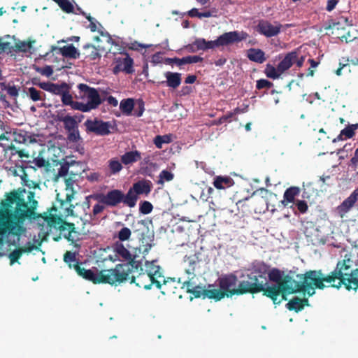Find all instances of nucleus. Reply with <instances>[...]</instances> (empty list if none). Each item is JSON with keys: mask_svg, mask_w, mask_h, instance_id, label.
<instances>
[{"mask_svg": "<svg viewBox=\"0 0 358 358\" xmlns=\"http://www.w3.org/2000/svg\"><path fill=\"white\" fill-rule=\"evenodd\" d=\"M22 252L20 248L15 249L12 252H10L9 255V259L10 260V264H13L14 262H17L18 259L22 256Z\"/></svg>", "mask_w": 358, "mask_h": 358, "instance_id": "obj_59", "label": "nucleus"}, {"mask_svg": "<svg viewBox=\"0 0 358 358\" xmlns=\"http://www.w3.org/2000/svg\"><path fill=\"white\" fill-rule=\"evenodd\" d=\"M49 224L51 226L57 227L61 231H68V234L64 235L65 238L69 241H73V239L71 238V234L76 232L75 224L64 221L60 217L52 216L50 217Z\"/></svg>", "mask_w": 358, "mask_h": 358, "instance_id": "obj_15", "label": "nucleus"}, {"mask_svg": "<svg viewBox=\"0 0 358 358\" xmlns=\"http://www.w3.org/2000/svg\"><path fill=\"white\" fill-rule=\"evenodd\" d=\"M349 166L354 171H357L358 169V148L355 150L354 156L351 158L350 161Z\"/></svg>", "mask_w": 358, "mask_h": 358, "instance_id": "obj_60", "label": "nucleus"}, {"mask_svg": "<svg viewBox=\"0 0 358 358\" xmlns=\"http://www.w3.org/2000/svg\"><path fill=\"white\" fill-rule=\"evenodd\" d=\"M27 94L33 101H43L45 96L43 92L38 90L34 87L28 88Z\"/></svg>", "mask_w": 358, "mask_h": 358, "instance_id": "obj_42", "label": "nucleus"}, {"mask_svg": "<svg viewBox=\"0 0 358 358\" xmlns=\"http://www.w3.org/2000/svg\"><path fill=\"white\" fill-rule=\"evenodd\" d=\"M358 129V123L348 124L345 128L342 129L340 134L334 141H343L352 138L355 134V131Z\"/></svg>", "mask_w": 358, "mask_h": 358, "instance_id": "obj_32", "label": "nucleus"}, {"mask_svg": "<svg viewBox=\"0 0 358 358\" xmlns=\"http://www.w3.org/2000/svg\"><path fill=\"white\" fill-rule=\"evenodd\" d=\"M6 90L7 91V93L10 96H13V97H16L18 96V94H19V91H18V89L16 87V86L15 85H13V86H10V85H7L6 84V89L4 90V91Z\"/></svg>", "mask_w": 358, "mask_h": 358, "instance_id": "obj_62", "label": "nucleus"}, {"mask_svg": "<svg viewBox=\"0 0 358 358\" xmlns=\"http://www.w3.org/2000/svg\"><path fill=\"white\" fill-rule=\"evenodd\" d=\"M224 292H222L221 289H205L204 290V298H208L210 299H215V301H220L224 297Z\"/></svg>", "mask_w": 358, "mask_h": 358, "instance_id": "obj_38", "label": "nucleus"}, {"mask_svg": "<svg viewBox=\"0 0 358 358\" xmlns=\"http://www.w3.org/2000/svg\"><path fill=\"white\" fill-rule=\"evenodd\" d=\"M300 192L301 189L298 187L292 186L287 188L284 192L282 204L287 206L289 203H294L296 201L295 197L299 196Z\"/></svg>", "mask_w": 358, "mask_h": 358, "instance_id": "obj_30", "label": "nucleus"}, {"mask_svg": "<svg viewBox=\"0 0 358 358\" xmlns=\"http://www.w3.org/2000/svg\"><path fill=\"white\" fill-rule=\"evenodd\" d=\"M55 3L64 12L66 13H76L73 5L69 0H59Z\"/></svg>", "mask_w": 358, "mask_h": 358, "instance_id": "obj_49", "label": "nucleus"}, {"mask_svg": "<svg viewBox=\"0 0 358 358\" xmlns=\"http://www.w3.org/2000/svg\"><path fill=\"white\" fill-rule=\"evenodd\" d=\"M269 271V266L263 262H258L253 264L252 270L250 273L251 275H256L257 279L259 280H264V282H266V275Z\"/></svg>", "mask_w": 358, "mask_h": 358, "instance_id": "obj_22", "label": "nucleus"}, {"mask_svg": "<svg viewBox=\"0 0 358 358\" xmlns=\"http://www.w3.org/2000/svg\"><path fill=\"white\" fill-rule=\"evenodd\" d=\"M136 255H134L132 257V259H129V262L127 263L123 264H118L115 265L114 268L112 269H119L120 273L122 276H120L119 278L120 280H117V281L115 283V286L120 285L122 283L125 282L126 281H128L129 279V276H131V274L133 271V268H135L136 271L138 269L142 270V263L140 260H136Z\"/></svg>", "mask_w": 358, "mask_h": 358, "instance_id": "obj_8", "label": "nucleus"}, {"mask_svg": "<svg viewBox=\"0 0 358 358\" xmlns=\"http://www.w3.org/2000/svg\"><path fill=\"white\" fill-rule=\"evenodd\" d=\"M64 262L68 265L69 268L74 269V265L76 262H80L76 257V254L71 251H66L64 255Z\"/></svg>", "mask_w": 358, "mask_h": 358, "instance_id": "obj_47", "label": "nucleus"}, {"mask_svg": "<svg viewBox=\"0 0 358 358\" xmlns=\"http://www.w3.org/2000/svg\"><path fill=\"white\" fill-rule=\"evenodd\" d=\"M171 142V137L168 135L160 136L157 135L154 138V143L157 148H162L164 143H169Z\"/></svg>", "mask_w": 358, "mask_h": 358, "instance_id": "obj_51", "label": "nucleus"}, {"mask_svg": "<svg viewBox=\"0 0 358 358\" xmlns=\"http://www.w3.org/2000/svg\"><path fill=\"white\" fill-rule=\"evenodd\" d=\"M184 284L187 285V292L192 294L195 298H200L201 296H203L204 299L205 289L200 286H194L190 288L192 285L189 281H186Z\"/></svg>", "mask_w": 358, "mask_h": 358, "instance_id": "obj_43", "label": "nucleus"}, {"mask_svg": "<svg viewBox=\"0 0 358 358\" xmlns=\"http://www.w3.org/2000/svg\"><path fill=\"white\" fill-rule=\"evenodd\" d=\"M34 163L38 168L45 167L48 164V162L43 157H37L34 159Z\"/></svg>", "mask_w": 358, "mask_h": 358, "instance_id": "obj_64", "label": "nucleus"}, {"mask_svg": "<svg viewBox=\"0 0 358 358\" xmlns=\"http://www.w3.org/2000/svg\"><path fill=\"white\" fill-rule=\"evenodd\" d=\"M353 261L345 256L327 275L320 269L310 270L304 274H298L296 277L303 280V293L309 296L315 294L316 289L322 290L326 287L339 289L344 285L348 290H356L358 289V269L353 268Z\"/></svg>", "mask_w": 358, "mask_h": 358, "instance_id": "obj_2", "label": "nucleus"}, {"mask_svg": "<svg viewBox=\"0 0 358 358\" xmlns=\"http://www.w3.org/2000/svg\"><path fill=\"white\" fill-rule=\"evenodd\" d=\"M152 210L153 206L150 201H143L139 203V211L142 214H149L152 211Z\"/></svg>", "mask_w": 358, "mask_h": 358, "instance_id": "obj_52", "label": "nucleus"}, {"mask_svg": "<svg viewBox=\"0 0 358 358\" xmlns=\"http://www.w3.org/2000/svg\"><path fill=\"white\" fill-rule=\"evenodd\" d=\"M134 101L131 98L122 100L120 104V109L124 114L127 115L131 114V112L134 110Z\"/></svg>", "mask_w": 358, "mask_h": 358, "instance_id": "obj_39", "label": "nucleus"}, {"mask_svg": "<svg viewBox=\"0 0 358 358\" xmlns=\"http://www.w3.org/2000/svg\"><path fill=\"white\" fill-rule=\"evenodd\" d=\"M357 201L358 187L350 194L348 198H346L339 206L336 208L335 212L338 214L340 218L343 219Z\"/></svg>", "mask_w": 358, "mask_h": 358, "instance_id": "obj_14", "label": "nucleus"}, {"mask_svg": "<svg viewBox=\"0 0 358 358\" xmlns=\"http://www.w3.org/2000/svg\"><path fill=\"white\" fill-rule=\"evenodd\" d=\"M84 125L87 134L93 133L101 136L109 135L111 133L110 129L113 128L110 122H104L97 118L94 120L87 119Z\"/></svg>", "mask_w": 358, "mask_h": 358, "instance_id": "obj_10", "label": "nucleus"}, {"mask_svg": "<svg viewBox=\"0 0 358 358\" xmlns=\"http://www.w3.org/2000/svg\"><path fill=\"white\" fill-rule=\"evenodd\" d=\"M297 210L302 214L306 213L308 211V206L307 202L304 200H296L294 203Z\"/></svg>", "mask_w": 358, "mask_h": 358, "instance_id": "obj_56", "label": "nucleus"}, {"mask_svg": "<svg viewBox=\"0 0 358 358\" xmlns=\"http://www.w3.org/2000/svg\"><path fill=\"white\" fill-rule=\"evenodd\" d=\"M80 122L81 119L78 116L68 115V117L63 122L64 127L66 131L74 130L78 128V123Z\"/></svg>", "mask_w": 358, "mask_h": 358, "instance_id": "obj_37", "label": "nucleus"}, {"mask_svg": "<svg viewBox=\"0 0 358 358\" xmlns=\"http://www.w3.org/2000/svg\"><path fill=\"white\" fill-rule=\"evenodd\" d=\"M131 231L130 229L128 227H123L119 231L117 234V238L120 241H128L131 236Z\"/></svg>", "mask_w": 358, "mask_h": 358, "instance_id": "obj_54", "label": "nucleus"}, {"mask_svg": "<svg viewBox=\"0 0 358 358\" xmlns=\"http://www.w3.org/2000/svg\"><path fill=\"white\" fill-rule=\"evenodd\" d=\"M61 99L62 102L65 106H70L72 103L73 96L70 94V88H69L67 90H66L65 92L63 93V94L61 95Z\"/></svg>", "mask_w": 358, "mask_h": 358, "instance_id": "obj_55", "label": "nucleus"}, {"mask_svg": "<svg viewBox=\"0 0 358 358\" xmlns=\"http://www.w3.org/2000/svg\"><path fill=\"white\" fill-rule=\"evenodd\" d=\"M78 88L80 92V98H87L88 99L87 103L92 110L97 108L103 102L98 91L95 88L84 83L79 84Z\"/></svg>", "mask_w": 358, "mask_h": 358, "instance_id": "obj_12", "label": "nucleus"}, {"mask_svg": "<svg viewBox=\"0 0 358 358\" xmlns=\"http://www.w3.org/2000/svg\"><path fill=\"white\" fill-rule=\"evenodd\" d=\"M69 88H70V86L66 83H62V84H55V83H50L49 89H48V91L54 93L57 95H62L64 92H66Z\"/></svg>", "mask_w": 358, "mask_h": 358, "instance_id": "obj_40", "label": "nucleus"}, {"mask_svg": "<svg viewBox=\"0 0 358 358\" xmlns=\"http://www.w3.org/2000/svg\"><path fill=\"white\" fill-rule=\"evenodd\" d=\"M11 140V129L3 122L0 121V141Z\"/></svg>", "mask_w": 358, "mask_h": 358, "instance_id": "obj_46", "label": "nucleus"}, {"mask_svg": "<svg viewBox=\"0 0 358 358\" xmlns=\"http://www.w3.org/2000/svg\"><path fill=\"white\" fill-rule=\"evenodd\" d=\"M203 60V58L199 55H189L182 58H167L166 59V62L168 64H176L178 66H181L187 64H194L198 62H201Z\"/></svg>", "mask_w": 358, "mask_h": 358, "instance_id": "obj_21", "label": "nucleus"}, {"mask_svg": "<svg viewBox=\"0 0 358 358\" xmlns=\"http://www.w3.org/2000/svg\"><path fill=\"white\" fill-rule=\"evenodd\" d=\"M59 50V52L65 57L71 59H78L80 57V53L73 44L64 45L62 48L52 46V50Z\"/></svg>", "mask_w": 358, "mask_h": 358, "instance_id": "obj_28", "label": "nucleus"}, {"mask_svg": "<svg viewBox=\"0 0 358 358\" xmlns=\"http://www.w3.org/2000/svg\"><path fill=\"white\" fill-rule=\"evenodd\" d=\"M113 252L115 255L124 261L129 262L132 259V255L121 242H116L113 245Z\"/></svg>", "mask_w": 358, "mask_h": 358, "instance_id": "obj_29", "label": "nucleus"}, {"mask_svg": "<svg viewBox=\"0 0 358 358\" xmlns=\"http://www.w3.org/2000/svg\"><path fill=\"white\" fill-rule=\"evenodd\" d=\"M164 76L166 78V86L169 87L176 89L181 84L182 76L180 73L167 71Z\"/></svg>", "mask_w": 358, "mask_h": 358, "instance_id": "obj_26", "label": "nucleus"}, {"mask_svg": "<svg viewBox=\"0 0 358 358\" xmlns=\"http://www.w3.org/2000/svg\"><path fill=\"white\" fill-rule=\"evenodd\" d=\"M157 261H151L148 262L146 261L145 266V272L144 273H146L149 275V277H151L152 280H159L161 278H163V274L162 271V268L159 265L156 264Z\"/></svg>", "mask_w": 358, "mask_h": 358, "instance_id": "obj_24", "label": "nucleus"}, {"mask_svg": "<svg viewBox=\"0 0 358 358\" xmlns=\"http://www.w3.org/2000/svg\"><path fill=\"white\" fill-rule=\"evenodd\" d=\"M259 285L262 288L260 292H262L264 296L271 299L275 305L280 303V301H278V298H279L280 294H282V290H280L282 283L268 285L267 282H264V280H261Z\"/></svg>", "mask_w": 358, "mask_h": 358, "instance_id": "obj_13", "label": "nucleus"}, {"mask_svg": "<svg viewBox=\"0 0 358 358\" xmlns=\"http://www.w3.org/2000/svg\"><path fill=\"white\" fill-rule=\"evenodd\" d=\"M343 24L349 26L350 22L348 17L341 16L338 19V21L334 20H331L329 22L328 27H327L326 29H343V27H341V25Z\"/></svg>", "mask_w": 358, "mask_h": 358, "instance_id": "obj_44", "label": "nucleus"}, {"mask_svg": "<svg viewBox=\"0 0 358 358\" xmlns=\"http://www.w3.org/2000/svg\"><path fill=\"white\" fill-rule=\"evenodd\" d=\"M300 281H296L292 278L289 275H286L283 277L282 285L283 286L285 290H288L289 292L294 293H303V280H299Z\"/></svg>", "mask_w": 358, "mask_h": 358, "instance_id": "obj_19", "label": "nucleus"}, {"mask_svg": "<svg viewBox=\"0 0 358 358\" xmlns=\"http://www.w3.org/2000/svg\"><path fill=\"white\" fill-rule=\"evenodd\" d=\"M175 280L173 278H167L163 275V278H161L159 280H156L155 286L157 289L161 290L162 294H169L171 293H174V289L176 288L175 285Z\"/></svg>", "mask_w": 358, "mask_h": 358, "instance_id": "obj_20", "label": "nucleus"}, {"mask_svg": "<svg viewBox=\"0 0 358 358\" xmlns=\"http://www.w3.org/2000/svg\"><path fill=\"white\" fill-rule=\"evenodd\" d=\"M152 184L148 180H141L134 183L127 193V201L130 203L131 208H134L136 206L138 199V195H148L152 190Z\"/></svg>", "mask_w": 358, "mask_h": 358, "instance_id": "obj_7", "label": "nucleus"}, {"mask_svg": "<svg viewBox=\"0 0 358 358\" xmlns=\"http://www.w3.org/2000/svg\"><path fill=\"white\" fill-rule=\"evenodd\" d=\"M264 73L266 76L271 79H278L282 74L280 73L278 70V66L275 68L270 64H267L264 70Z\"/></svg>", "mask_w": 358, "mask_h": 358, "instance_id": "obj_45", "label": "nucleus"}, {"mask_svg": "<svg viewBox=\"0 0 358 358\" xmlns=\"http://www.w3.org/2000/svg\"><path fill=\"white\" fill-rule=\"evenodd\" d=\"M34 196V192L21 188L6 195L0 210V245L7 234L20 235L24 231L22 224L26 219L38 217L35 212L38 201Z\"/></svg>", "mask_w": 358, "mask_h": 358, "instance_id": "obj_1", "label": "nucleus"}, {"mask_svg": "<svg viewBox=\"0 0 358 358\" xmlns=\"http://www.w3.org/2000/svg\"><path fill=\"white\" fill-rule=\"evenodd\" d=\"M261 280L256 278V275H248V279L241 281L238 284V288L234 289L231 294L241 295L247 293L256 294L260 292L262 288L260 287Z\"/></svg>", "mask_w": 358, "mask_h": 358, "instance_id": "obj_9", "label": "nucleus"}, {"mask_svg": "<svg viewBox=\"0 0 358 358\" xmlns=\"http://www.w3.org/2000/svg\"><path fill=\"white\" fill-rule=\"evenodd\" d=\"M174 178L173 173L167 170H163L159 175L158 184L163 185L164 182L171 181Z\"/></svg>", "mask_w": 358, "mask_h": 358, "instance_id": "obj_50", "label": "nucleus"}, {"mask_svg": "<svg viewBox=\"0 0 358 358\" xmlns=\"http://www.w3.org/2000/svg\"><path fill=\"white\" fill-rule=\"evenodd\" d=\"M151 47V45H145V44H142V43H140L137 41H134V43H131L129 47V48L130 50H140L143 48H148Z\"/></svg>", "mask_w": 358, "mask_h": 358, "instance_id": "obj_61", "label": "nucleus"}, {"mask_svg": "<svg viewBox=\"0 0 358 358\" xmlns=\"http://www.w3.org/2000/svg\"><path fill=\"white\" fill-rule=\"evenodd\" d=\"M141 159V153L138 150H133L125 152L121 156V162L124 165L131 164L139 161Z\"/></svg>", "mask_w": 358, "mask_h": 358, "instance_id": "obj_34", "label": "nucleus"}, {"mask_svg": "<svg viewBox=\"0 0 358 358\" xmlns=\"http://www.w3.org/2000/svg\"><path fill=\"white\" fill-rule=\"evenodd\" d=\"M108 166L110 173L113 174L120 172L122 169V163L115 159H112L109 161Z\"/></svg>", "mask_w": 358, "mask_h": 358, "instance_id": "obj_53", "label": "nucleus"}, {"mask_svg": "<svg viewBox=\"0 0 358 358\" xmlns=\"http://www.w3.org/2000/svg\"><path fill=\"white\" fill-rule=\"evenodd\" d=\"M148 275L144 273H139L137 277L129 276V281L131 284H136L138 287H143L145 289H150L152 285H155L156 280H152Z\"/></svg>", "mask_w": 358, "mask_h": 358, "instance_id": "obj_18", "label": "nucleus"}, {"mask_svg": "<svg viewBox=\"0 0 358 358\" xmlns=\"http://www.w3.org/2000/svg\"><path fill=\"white\" fill-rule=\"evenodd\" d=\"M282 24L277 21L273 23L267 20H259L255 27V30L261 35L266 38H271L278 36L282 29Z\"/></svg>", "mask_w": 358, "mask_h": 358, "instance_id": "obj_11", "label": "nucleus"}, {"mask_svg": "<svg viewBox=\"0 0 358 358\" xmlns=\"http://www.w3.org/2000/svg\"><path fill=\"white\" fill-rule=\"evenodd\" d=\"M273 86V83L266 79H259L257 81L256 88L257 90L270 89Z\"/></svg>", "mask_w": 358, "mask_h": 358, "instance_id": "obj_57", "label": "nucleus"}, {"mask_svg": "<svg viewBox=\"0 0 358 358\" xmlns=\"http://www.w3.org/2000/svg\"><path fill=\"white\" fill-rule=\"evenodd\" d=\"M184 262L187 264V268L185 271L187 274H194L196 267L199 262V256L197 254L191 255L189 256H185L184 257Z\"/></svg>", "mask_w": 358, "mask_h": 358, "instance_id": "obj_35", "label": "nucleus"}, {"mask_svg": "<svg viewBox=\"0 0 358 358\" xmlns=\"http://www.w3.org/2000/svg\"><path fill=\"white\" fill-rule=\"evenodd\" d=\"M268 276L271 282H275V284H280L282 282L283 278H282L281 271L278 268H273L268 273Z\"/></svg>", "mask_w": 358, "mask_h": 358, "instance_id": "obj_48", "label": "nucleus"}, {"mask_svg": "<svg viewBox=\"0 0 358 358\" xmlns=\"http://www.w3.org/2000/svg\"><path fill=\"white\" fill-rule=\"evenodd\" d=\"M248 58L254 62L262 64L266 60L265 52L259 48H250L248 50Z\"/></svg>", "mask_w": 358, "mask_h": 358, "instance_id": "obj_31", "label": "nucleus"}, {"mask_svg": "<svg viewBox=\"0 0 358 358\" xmlns=\"http://www.w3.org/2000/svg\"><path fill=\"white\" fill-rule=\"evenodd\" d=\"M308 306L309 301L307 298L301 299L297 296L292 298L286 304V307L289 310H294L296 313L301 311L305 306Z\"/></svg>", "mask_w": 358, "mask_h": 358, "instance_id": "obj_25", "label": "nucleus"}, {"mask_svg": "<svg viewBox=\"0 0 358 358\" xmlns=\"http://www.w3.org/2000/svg\"><path fill=\"white\" fill-rule=\"evenodd\" d=\"M118 62L122 65L123 72H125L127 74H131L134 72V69L133 68L134 60L129 56L127 55L122 61Z\"/></svg>", "mask_w": 358, "mask_h": 358, "instance_id": "obj_41", "label": "nucleus"}, {"mask_svg": "<svg viewBox=\"0 0 358 358\" xmlns=\"http://www.w3.org/2000/svg\"><path fill=\"white\" fill-rule=\"evenodd\" d=\"M67 133V138L71 142L77 143L80 139L78 128L74 130L68 131Z\"/></svg>", "mask_w": 358, "mask_h": 358, "instance_id": "obj_58", "label": "nucleus"}, {"mask_svg": "<svg viewBox=\"0 0 358 358\" xmlns=\"http://www.w3.org/2000/svg\"><path fill=\"white\" fill-rule=\"evenodd\" d=\"M219 287L222 292H224V296H232L234 294H231L234 289H236V285L238 282L237 277L234 274L224 275L219 278Z\"/></svg>", "mask_w": 358, "mask_h": 358, "instance_id": "obj_16", "label": "nucleus"}, {"mask_svg": "<svg viewBox=\"0 0 358 358\" xmlns=\"http://www.w3.org/2000/svg\"><path fill=\"white\" fill-rule=\"evenodd\" d=\"M17 143L30 144L36 142L35 136L24 129H15L11 131V140Z\"/></svg>", "mask_w": 358, "mask_h": 358, "instance_id": "obj_17", "label": "nucleus"}, {"mask_svg": "<svg viewBox=\"0 0 358 358\" xmlns=\"http://www.w3.org/2000/svg\"><path fill=\"white\" fill-rule=\"evenodd\" d=\"M68 115H65V110L57 111L55 116V120L56 122H64L66 118L68 117Z\"/></svg>", "mask_w": 358, "mask_h": 358, "instance_id": "obj_63", "label": "nucleus"}, {"mask_svg": "<svg viewBox=\"0 0 358 358\" xmlns=\"http://www.w3.org/2000/svg\"><path fill=\"white\" fill-rule=\"evenodd\" d=\"M248 34L242 32L241 34L236 31L226 32L220 36L215 41H206L205 38H196L192 44L187 46L189 52H194L198 50L206 51L220 46H225L235 42H239L246 38Z\"/></svg>", "mask_w": 358, "mask_h": 358, "instance_id": "obj_3", "label": "nucleus"}, {"mask_svg": "<svg viewBox=\"0 0 358 358\" xmlns=\"http://www.w3.org/2000/svg\"><path fill=\"white\" fill-rule=\"evenodd\" d=\"M83 49L85 50L84 55L86 59L94 61L101 57V55L99 52V50L95 47V45L91 43L85 44L83 46Z\"/></svg>", "mask_w": 358, "mask_h": 358, "instance_id": "obj_36", "label": "nucleus"}, {"mask_svg": "<svg viewBox=\"0 0 358 358\" xmlns=\"http://www.w3.org/2000/svg\"><path fill=\"white\" fill-rule=\"evenodd\" d=\"M82 262H76L74 270L76 273L83 279L90 281L94 284H109L115 285L120 276L119 269H103L98 273H94L91 269H86L81 266Z\"/></svg>", "mask_w": 358, "mask_h": 358, "instance_id": "obj_4", "label": "nucleus"}, {"mask_svg": "<svg viewBox=\"0 0 358 358\" xmlns=\"http://www.w3.org/2000/svg\"><path fill=\"white\" fill-rule=\"evenodd\" d=\"M94 199L101 203L107 206L115 207L120 203L131 208L130 203L127 201V194H124L122 191L120 189H112L107 193H99L94 196Z\"/></svg>", "mask_w": 358, "mask_h": 358, "instance_id": "obj_6", "label": "nucleus"}, {"mask_svg": "<svg viewBox=\"0 0 358 358\" xmlns=\"http://www.w3.org/2000/svg\"><path fill=\"white\" fill-rule=\"evenodd\" d=\"M352 66H358V59H350L348 57H343L339 60V67L336 71V74L337 76H341L343 74V71L346 73H350L351 71L350 65Z\"/></svg>", "mask_w": 358, "mask_h": 358, "instance_id": "obj_27", "label": "nucleus"}, {"mask_svg": "<svg viewBox=\"0 0 358 358\" xmlns=\"http://www.w3.org/2000/svg\"><path fill=\"white\" fill-rule=\"evenodd\" d=\"M234 184V180L229 176H216L214 178L213 185L217 189H223L231 187Z\"/></svg>", "mask_w": 358, "mask_h": 358, "instance_id": "obj_33", "label": "nucleus"}, {"mask_svg": "<svg viewBox=\"0 0 358 358\" xmlns=\"http://www.w3.org/2000/svg\"><path fill=\"white\" fill-rule=\"evenodd\" d=\"M296 59V50L291 51L285 55L282 61L278 64V70L280 73H283L289 69L295 63Z\"/></svg>", "mask_w": 358, "mask_h": 358, "instance_id": "obj_23", "label": "nucleus"}, {"mask_svg": "<svg viewBox=\"0 0 358 358\" xmlns=\"http://www.w3.org/2000/svg\"><path fill=\"white\" fill-rule=\"evenodd\" d=\"M57 164L60 165V167L58 169V172L55 175V180H57L60 177H64L66 191H67L64 200L59 199V194L57 196V201L60 202L61 208H63L65 204L69 203L73 197V185L76 182V177L78 175V173H75L72 170L69 171V169L75 164L78 165L79 163L75 160L68 161L66 159H62Z\"/></svg>", "mask_w": 358, "mask_h": 358, "instance_id": "obj_5", "label": "nucleus"}]
</instances>
